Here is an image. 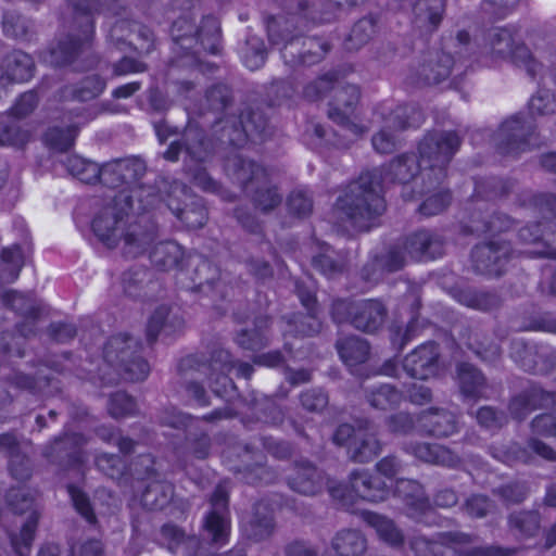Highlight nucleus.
Instances as JSON below:
<instances>
[{
    "label": "nucleus",
    "mask_w": 556,
    "mask_h": 556,
    "mask_svg": "<svg viewBox=\"0 0 556 556\" xmlns=\"http://www.w3.org/2000/svg\"><path fill=\"white\" fill-rule=\"evenodd\" d=\"M529 447L535 453L538 454L539 456L545 458V459H548V460H553L556 458V452H554L551 447L546 446L545 444H543L542 442H539V441H531L529 443Z\"/></svg>",
    "instance_id": "69168bd1"
},
{
    "label": "nucleus",
    "mask_w": 556,
    "mask_h": 556,
    "mask_svg": "<svg viewBox=\"0 0 556 556\" xmlns=\"http://www.w3.org/2000/svg\"><path fill=\"white\" fill-rule=\"evenodd\" d=\"M228 497L224 488L218 486L211 498V510L204 518L203 529L207 538L216 544L224 545L230 533L228 517Z\"/></svg>",
    "instance_id": "20e7f679"
},
{
    "label": "nucleus",
    "mask_w": 556,
    "mask_h": 556,
    "mask_svg": "<svg viewBox=\"0 0 556 556\" xmlns=\"http://www.w3.org/2000/svg\"><path fill=\"white\" fill-rule=\"evenodd\" d=\"M451 202V195L446 191H438L431 194L427 200L420 205V212L424 215H435L441 213Z\"/></svg>",
    "instance_id": "2f4dec72"
},
{
    "label": "nucleus",
    "mask_w": 556,
    "mask_h": 556,
    "mask_svg": "<svg viewBox=\"0 0 556 556\" xmlns=\"http://www.w3.org/2000/svg\"><path fill=\"white\" fill-rule=\"evenodd\" d=\"M438 348L434 343L422 344L404 359V369L416 379H428L437 374Z\"/></svg>",
    "instance_id": "1a4fd4ad"
},
{
    "label": "nucleus",
    "mask_w": 556,
    "mask_h": 556,
    "mask_svg": "<svg viewBox=\"0 0 556 556\" xmlns=\"http://www.w3.org/2000/svg\"><path fill=\"white\" fill-rule=\"evenodd\" d=\"M327 396L318 390L304 392L301 396L302 405L308 410H319L327 405Z\"/></svg>",
    "instance_id": "a18cd8bd"
},
{
    "label": "nucleus",
    "mask_w": 556,
    "mask_h": 556,
    "mask_svg": "<svg viewBox=\"0 0 556 556\" xmlns=\"http://www.w3.org/2000/svg\"><path fill=\"white\" fill-rule=\"evenodd\" d=\"M430 391L422 384L415 383L409 390V399L416 404H424L430 400Z\"/></svg>",
    "instance_id": "680f3d73"
},
{
    "label": "nucleus",
    "mask_w": 556,
    "mask_h": 556,
    "mask_svg": "<svg viewBox=\"0 0 556 556\" xmlns=\"http://www.w3.org/2000/svg\"><path fill=\"white\" fill-rule=\"evenodd\" d=\"M364 517L366 522L376 529L378 535L384 542L394 545L402 541L401 532L394 527L391 520L374 513H366Z\"/></svg>",
    "instance_id": "5701e85b"
},
{
    "label": "nucleus",
    "mask_w": 556,
    "mask_h": 556,
    "mask_svg": "<svg viewBox=\"0 0 556 556\" xmlns=\"http://www.w3.org/2000/svg\"><path fill=\"white\" fill-rule=\"evenodd\" d=\"M406 109H399L390 114L386 119V126L372 138L375 150L380 153L391 152L396 143L395 131L409 126H418L421 123V114L414 111V116L407 121H403L402 116Z\"/></svg>",
    "instance_id": "6e6552de"
},
{
    "label": "nucleus",
    "mask_w": 556,
    "mask_h": 556,
    "mask_svg": "<svg viewBox=\"0 0 556 556\" xmlns=\"http://www.w3.org/2000/svg\"><path fill=\"white\" fill-rule=\"evenodd\" d=\"M532 428L538 434L556 435V416L553 414L538 416L532 422Z\"/></svg>",
    "instance_id": "c03bdc74"
},
{
    "label": "nucleus",
    "mask_w": 556,
    "mask_h": 556,
    "mask_svg": "<svg viewBox=\"0 0 556 556\" xmlns=\"http://www.w3.org/2000/svg\"><path fill=\"white\" fill-rule=\"evenodd\" d=\"M389 428L392 432H406L412 428V420L405 414H399L391 418Z\"/></svg>",
    "instance_id": "13d9d810"
},
{
    "label": "nucleus",
    "mask_w": 556,
    "mask_h": 556,
    "mask_svg": "<svg viewBox=\"0 0 556 556\" xmlns=\"http://www.w3.org/2000/svg\"><path fill=\"white\" fill-rule=\"evenodd\" d=\"M384 319V308L379 301L370 300L356 306L353 325L363 331L377 330Z\"/></svg>",
    "instance_id": "ddd939ff"
},
{
    "label": "nucleus",
    "mask_w": 556,
    "mask_h": 556,
    "mask_svg": "<svg viewBox=\"0 0 556 556\" xmlns=\"http://www.w3.org/2000/svg\"><path fill=\"white\" fill-rule=\"evenodd\" d=\"M280 195L273 189L262 191L256 197V203L263 211H268L275 207L280 203Z\"/></svg>",
    "instance_id": "3c124183"
},
{
    "label": "nucleus",
    "mask_w": 556,
    "mask_h": 556,
    "mask_svg": "<svg viewBox=\"0 0 556 556\" xmlns=\"http://www.w3.org/2000/svg\"><path fill=\"white\" fill-rule=\"evenodd\" d=\"M418 422L421 430L438 437L451 435L456 428L454 415L447 412L425 413Z\"/></svg>",
    "instance_id": "dca6fc26"
},
{
    "label": "nucleus",
    "mask_w": 556,
    "mask_h": 556,
    "mask_svg": "<svg viewBox=\"0 0 556 556\" xmlns=\"http://www.w3.org/2000/svg\"><path fill=\"white\" fill-rule=\"evenodd\" d=\"M237 179L241 182L261 180L266 176L265 169L252 162H242L237 172Z\"/></svg>",
    "instance_id": "a19ab883"
},
{
    "label": "nucleus",
    "mask_w": 556,
    "mask_h": 556,
    "mask_svg": "<svg viewBox=\"0 0 556 556\" xmlns=\"http://www.w3.org/2000/svg\"><path fill=\"white\" fill-rule=\"evenodd\" d=\"M314 265L318 267L325 275H332L337 271V266L327 255L318 256L314 260Z\"/></svg>",
    "instance_id": "774afa93"
},
{
    "label": "nucleus",
    "mask_w": 556,
    "mask_h": 556,
    "mask_svg": "<svg viewBox=\"0 0 556 556\" xmlns=\"http://www.w3.org/2000/svg\"><path fill=\"white\" fill-rule=\"evenodd\" d=\"M193 25L186 18H179L173 24L172 34L175 40L179 41L193 31Z\"/></svg>",
    "instance_id": "4d7b16f0"
},
{
    "label": "nucleus",
    "mask_w": 556,
    "mask_h": 556,
    "mask_svg": "<svg viewBox=\"0 0 556 556\" xmlns=\"http://www.w3.org/2000/svg\"><path fill=\"white\" fill-rule=\"evenodd\" d=\"M193 180L197 186L206 191H214L216 189L215 182L208 177L206 172L202 168L193 174Z\"/></svg>",
    "instance_id": "e2e57ef3"
},
{
    "label": "nucleus",
    "mask_w": 556,
    "mask_h": 556,
    "mask_svg": "<svg viewBox=\"0 0 556 556\" xmlns=\"http://www.w3.org/2000/svg\"><path fill=\"white\" fill-rule=\"evenodd\" d=\"M192 136V143H188L186 149L184 150V153L186 154L185 161L187 162V157L190 159V161H203L206 156V150L204 148V142L202 139H200L199 134L192 135L191 130L187 134V139L190 140V137Z\"/></svg>",
    "instance_id": "4c0bfd02"
},
{
    "label": "nucleus",
    "mask_w": 556,
    "mask_h": 556,
    "mask_svg": "<svg viewBox=\"0 0 556 556\" xmlns=\"http://www.w3.org/2000/svg\"><path fill=\"white\" fill-rule=\"evenodd\" d=\"M28 140V135L25 131L15 127L0 128V146H23Z\"/></svg>",
    "instance_id": "58836bf2"
},
{
    "label": "nucleus",
    "mask_w": 556,
    "mask_h": 556,
    "mask_svg": "<svg viewBox=\"0 0 556 556\" xmlns=\"http://www.w3.org/2000/svg\"><path fill=\"white\" fill-rule=\"evenodd\" d=\"M338 351L341 359L352 367L366 361L369 348L364 340L351 337L338 342Z\"/></svg>",
    "instance_id": "6ab92c4d"
},
{
    "label": "nucleus",
    "mask_w": 556,
    "mask_h": 556,
    "mask_svg": "<svg viewBox=\"0 0 556 556\" xmlns=\"http://www.w3.org/2000/svg\"><path fill=\"white\" fill-rule=\"evenodd\" d=\"M142 71V65L131 59H123L116 66L115 73L117 75H124L128 73H136Z\"/></svg>",
    "instance_id": "0e129e2a"
},
{
    "label": "nucleus",
    "mask_w": 556,
    "mask_h": 556,
    "mask_svg": "<svg viewBox=\"0 0 556 556\" xmlns=\"http://www.w3.org/2000/svg\"><path fill=\"white\" fill-rule=\"evenodd\" d=\"M37 105V96L34 92H26L16 101L13 106L15 116H25L30 113Z\"/></svg>",
    "instance_id": "09e8293b"
},
{
    "label": "nucleus",
    "mask_w": 556,
    "mask_h": 556,
    "mask_svg": "<svg viewBox=\"0 0 556 556\" xmlns=\"http://www.w3.org/2000/svg\"><path fill=\"white\" fill-rule=\"evenodd\" d=\"M414 454L417 458L427 463L453 465L451 453L439 445L419 444L415 447Z\"/></svg>",
    "instance_id": "393cba45"
},
{
    "label": "nucleus",
    "mask_w": 556,
    "mask_h": 556,
    "mask_svg": "<svg viewBox=\"0 0 556 556\" xmlns=\"http://www.w3.org/2000/svg\"><path fill=\"white\" fill-rule=\"evenodd\" d=\"M509 254L506 243H491L477 247L472 252L476 269L482 274L501 275L504 260Z\"/></svg>",
    "instance_id": "9b49d317"
},
{
    "label": "nucleus",
    "mask_w": 556,
    "mask_h": 556,
    "mask_svg": "<svg viewBox=\"0 0 556 556\" xmlns=\"http://www.w3.org/2000/svg\"><path fill=\"white\" fill-rule=\"evenodd\" d=\"M489 501L482 495H475L467 501V510L476 517L483 516L489 509Z\"/></svg>",
    "instance_id": "603ef678"
},
{
    "label": "nucleus",
    "mask_w": 556,
    "mask_h": 556,
    "mask_svg": "<svg viewBox=\"0 0 556 556\" xmlns=\"http://www.w3.org/2000/svg\"><path fill=\"white\" fill-rule=\"evenodd\" d=\"M333 548L338 556H359L365 551V540L357 531H342L333 539Z\"/></svg>",
    "instance_id": "aec40b11"
},
{
    "label": "nucleus",
    "mask_w": 556,
    "mask_h": 556,
    "mask_svg": "<svg viewBox=\"0 0 556 556\" xmlns=\"http://www.w3.org/2000/svg\"><path fill=\"white\" fill-rule=\"evenodd\" d=\"M132 193L139 198L138 210H146L149 205L154 203L155 197L152 194L150 189L140 188L134 190Z\"/></svg>",
    "instance_id": "338daca9"
},
{
    "label": "nucleus",
    "mask_w": 556,
    "mask_h": 556,
    "mask_svg": "<svg viewBox=\"0 0 556 556\" xmlns=\"http://www.w3.org/2000/svg\"><path fill=\"white\" fill-rule=\"evenodd\" d=\"M441 242L428 231H419L412 236L406 245V252L416 260H431L441 254Z\"/></svg>",
    "instance_id": "4468645a"
},
{
    "label": "nucleus",
    "mask_w": 556,
    "mask_h": 556,
    "mask_svg": "<svg viewBox=\"0 0 556 556\" xmlns=\"http://www.w3.org/2000/svg\"><path fill=\"white\" fill-rule=\"evenodd\" d=\"M188 198L186 186L175 182L170 187V191L166 199V204L170 211L181 219L189 228H198L204 225L206 220V212L202 207L181 208L180 199Z\"/></svg>",
    "instance_id": "f8f14e48"
},
{
    "label": "nucleus",
    "mask_w": 556,
    "mask_h": 556,
    "mask_svg": "<svg viewBox=\"0 0 556 556\" xmlns=\"http://www.w3.org/2000/svg\"><path fill=\"white\" fill-rule=\"evenodd\" d=\"M523 126L518 117L506 121L501 127V134L509 137V144L515 142Z\"/></svg>",
    "instance_id": "5fc2aeb1"
},
{
    "label": "nucleus",
    "mask_w": 556,
    "mask_h": 556,
    "mask_svg": "<svg viewBox=\"0 0 556 556\" xmlns=\"http://www.w3.org/2000/svg\"><path fill=\"white\" fill-rule=\"evenodd\" d=\"M457 376L460 390L466 396H480L482 394L484 379L471 365L462 364L458 367Z\"/></svg>",
    "instance_id": "4be33fe9"
},
{
    "label": "nucleus",
    "mask_w": 556,
    "mask_h": 556,
    "mask_svg": "<svg viewBox=\"0 0 556 556\" xmlns=\"http://www.w3.org/2000/svg\"><path fill=\"white\" fill-rule=\"evenodd\" d=\"M37 525V516L33 514L21 529L17 535L12 536V546L20 556H25L31 541L34 540L35 529Z\"/></svg>",
    "instance_id": "c85d7f7f"
},
{
    "label": "nucleus",
    "mask_w": 556,
    "mask_h": 556,
    "mask_svg": "<svg viewBox=\"0 0 556 556\" xmlns=\"http://www.w3.org/2000/svg\"><path fill=\"white\" fill-rule=\"evenodd\" d=\"M136 403L126 393L114 394L110 402V413L114 417H124L135 412Z\"/></svg>",
    "instance_id": "72a5a7b5"
},
{
    "label": "nucleus",
    "mask_w": 556,
    "mask_h": 556,
    "mask_svg": "<svg viewBox=\"0 0 556 556\" xmlns=\"http://www.w3.org/2000/svg\"><path fill=\"white\" fill-rule=\"evenodd\" d=\"M67 170L80 181L91 184L104 178L109 173H122L128 167L127 162H117L100 168L97 163L85 160L78 155H71L66 161Z\"/></svg>",
    "instance_id": "9d476101"
},
{
    "label": "nucleus",
    "mask_w": 556,
    "mask_h": 556,
    "mask_svg": "<svg viewBox=\"0 0 556 556\" xmlns=\"http://www.w3.org/2000/svg\"><path fill=\"white\" fill-rule=\"evenodd\" d=\"M77 128L74 125L67 126L66 129L53 128L46 135L47 144L56 151H65L70 149L75 140Z\"/></svg>",
    "instance_id": "a878e982"
},
{
    "label": "nucleus",
    "mask_w": 556,
    "mask_h": 556,
    "mask_svg": "<svg viewBox=\"0 0 556 556\" xmlns=\"http://www.w3.org/2000/svg\"><path fill=\"white\" fill-rule=\"evenodd\" d=\"M529 109L538 115L554 113L556 111V98L547 90L539 91L531 98Z\"/></svg>",
    "instance_id": "c756f323"
},
{
    "label": "nucleus",
    "mask_w": 556,
    "mask_h": 556,
    "mask_svg": "<svg viewBox=\"0 0 556 556\" xmlns=\"http://www.w3.org/2000/svg\"><path fill=\"white\" fill-rule=\"evenodd\" d=\"M164 533L173 534V536L175 538V541H176L175 546L170 547L174 553H180L187 545H190L194 542L193 539H186L185 534L181 533L176 528L166 527V528H164Z\"/></svg>",
    "instance_id": "6e6d98bb"
},
{
    "label": "nucleus",
    "mask_w": 556,
    "mask_h": 556,
    "mask_svg": "<svg viewBox=\"0 0 556 556\" xmlns=\"http://www.w3.org/2000/svg\"><path fill=\"white\" fill-rule=\"evenodd\" d=\"M104 81L99 77H88L85 81V86L78 91L77 97L80 100H87L89 98L97 97L104 89Z\"/></svg>",
    "instance_id": "de8ad7c7"
},
{
    "label": "nucleus",
    "mask_w": 556,
    "mask_h": 556,
    "mask_svg": "<svg viewBox=\"0 0 556 556\" xmlns=\"http://www.w3.org/2000/svg\"><path fill=\"white\" fill-rule=\"evenodd\" d=\"M172 485L166 483H152L142 495V503L150 509L163 508L172 498Z\"/></svg>",
    "instance_id": "b1692460"
},
{
    "label": "nucleus",
    "mask_w": 556,
    "mask_h": 556,
    "mask_svg": "<svg viewBox=\"0 0 556 556\" xmlns=\"http://www.w3.org/2000/svg\"><path fill=\"white\" fill-rule=\"evenodd\" d=\"M511 522L526 534H532L538 529V517L533 513H523L520 516L513 517Z\"/></svg>",
    "instance_id": "8fccbe9b"
},
{
    "label": "nucleus",
    "mask_w": 556,
    "mask_h": 556,
    "mask_svg": "<svg viewBox=\"0 0 556 556\" xmlns=\"http://www.w3.org/2000/svg\"><path fill=\"white\" fill-rule=\"evenodd\" d=\"M130 348V340L125 337H115L111 339L105 348L104 356L108 362L113 363L118 358V354H126V350Z\"/></svg>",
    "instance_id": "37998d69"
},
{
    "label": "nucleus",
    "mask_w": 556,
    "mask_h": 556,
    "mask_svg": "<svg viewBox=\"0 0 556 556\" xmlns=\"http://www.w3.org/2000/svg\"><path fill=\"white\" fill-rule=\"evenodd\" d=\"M323 478L312 466L299 467L290 479V486L302 494L313 495L320 491Z\"/></svg>",
    "instance_id": "f3484780"
},
{
    "label": "nucleus",
    "mask_w": 556,
    "mask_h": 556,
    "mask_svg": "<svg viewBox=\"0 0 556 556\" xmlns=\"http://www.w3.org/2000/svg\"><path fill=\"white\" fill-rule=\"evenodd\" d=\"M377 469L392 484L393 477L399 471V464L394 458L386 457L378 464Z\"/></svg>",
    "instance_id": "864d4df0"
},
{
    "label": "nucleus",
    "mask_w": 556,
    "mask_h": 556,
    "mask_svg": "<svg viewBox=\"0 0 556 556\" xmlns=\"http://www.w3.org/2000/svg\"><path fill=\"white\" fill-rule=\"evenodd\" d=\"M130 198L124 192L119 193L113 206H108L101 211L92 222L94 233L109 247H114L117 241L124 237V252L126 255L135 257L147 250V245L153 240L152 233L138 231L136 226L125 232L124 215H128V210L132 208Z\"/></svg>",
    "instance_id": "f03ea898"
},
{
    "label": "nucleus",
    "mask_w": 556,
    "mask_h": 556,
    "mask_svg": "<svg viewBox=\"0 0 556 556\" xmlns=\"http://www.w3.org/2000/svg\"><path fill=\"white\" fill-rule=\"evenodd\" d=\"M479 424L484 427L491 428L498 424V417L494 409L491 407H482L477 414Z\"/></svg>",
    "instance_id": "bf43d9fd"
},
{
    "label": "nucleus",
    "mask_w": 556,
    "mask_h": 556,
    "mask_svg": "<svg viewBox=\"0 0 556 556\" xmlns=\"http://www.w3.org/2000/svg\"><path fill=\"white\" fill-rule=\"evenodd\" d=\"M458 147L459 138L455 132L427 136L419 146V161L415 155H406L393 161L384 175L367 173L352 182L337 201V219L346 230L350 227L359 231L368 230L386 208L380 194L382 184H407L421 168L422 178H430L433 172L435 179L440 180L444 177V166Z\"/></svg>",
    "instance_id": "f257e3e1"
},
{
    "label": "nucleus",
    "mask_w": 556,
    "mask_h": 556,
    "mask_svg": "<svg viewBox=\"0 0 556 556\" xmlns=\"http://www.w3.org/2000/svg\"><path fill=\"white\" fill-rule=\"evenodd\" d=\"M440 0H420L415 7V12L418 16L422 15L425 9H429L428 18L432 25H437L441 18L440 16Z\"/></svg>",
    "instance_id": "49530a36"
},
{
    "label": "nucleus",
    "mask_w": 556,
    "mask_h": 556,
    "mask_svg": "<svg viewBox=\"0 0 556 556\" xmlns=\"http://www.w3.org/2000/svg\"><path fill=\"white\" fill-rule=\"evenodd\" d=\"M307 50L300 54L299 61L305 64H312L320 59L327 51L328 46L314 38H307L302 42Z\"/></svg>",
    "instance_id": "f704fd0d"
},
{
    "label": "nucleus",
    "mask_w": 556,
    "mask_h": 556,
    "mask_svg": "<svg viewBox=\"0 0 556 556\" xmlns=\"http://www.w3.org/2000/svg\"><path fill=\"white\" fill-rule=\"evenodd\" d=\"M80 48V43L77 41H71L68 43H60L56 48H53L49 54V62L54 65H63L72 62L74 54Z\"/></svg>",
    "instance_id": "473e14b6"
},
{
    "label": "nucleus",
    "mask_w": 556,
    "mask_h": 556,
    "mask_svg": "<svg viewBox=\"0 0 556 556\" xmlns=\"http://www.w3.org/2000/svg\"><path fill=\"white\" fill-rule=\"evenodd\" d=\"M401 401V394L391 386L384 384L372 391L369 402L374 407L388 409Z\"/></svg>",
    "instance_id": "bb28decb"
},
{
    "label": "nucleus",
    "mask_w": 556,
    "mask_h": 556,
    "mask_svg": "<svg viewBox=\"0 0 556 556\" xmlns=\"http://www.w3.org/2000/svg\"><path fill=\"white\" fill-rule=\"evenodd\" d=\"M288 205L290 211L298 215H305L312 210V201L304 191L291 193Z\"/></svg>",
    "instance_id": "79ce46f5"
},
{
    "label": "nucleus",
    "mask_w": 556,
    "mask_h": 556,
    "mask_svg": "<svg viewBox=\"0 0 556 556\" xmlns=\"http://www.w3.org/2000/svg\"><path fill=\"white\" fill-rule=\"evenodd\" d=\"M149 371V364L140 357H136L125 365L126 378L131 381L143 380Z\"/></svg>",
    "instance_id": "ea45409f"
},
{
    "label": "nucleus",
    "mask_w": 556,
    "mask_h": 556,
    "mask_svg": "<svg viewBox=\"0 0 556 556\" xmlns=\"http://www.w3.org/2000/svg\"><path fill=\"white\" fill-rule=\"evenodd\" d=\"M374 31L375 26L372 21L369 18H363L353 26L349 41L356 48L366 42L372 36Z\"/></svg>",
    "instance_id": "c9c22d12"
},
{
    "label": "nucleus",
    "mask_w": 556,
    "mask_h": 556,
    "mask_svg": "<svg viewBox=\"0 0 556 556\" xmlns=\"http://www.w3.org/2000/svg\"><path fill=\"white\" fill-rule=\"evenodd\" d=\"M359 98V91L355 86H348L336 94V102L329 110V117L342 126L345 132L358 137L366 127L356 123L355 105Z\"/></svg>",
    "instance_id": "423d86ee"
},
{
    "label": "nucleus",
    "mask_w": 556,
    "mask_h": 556,
    "mask_svg": "<svg viewBox=\"0 0 556 556\" xmlns=\"http://www.w3.org/2000/svg\"><path fill=\"white\" fill-rule=\"evenodd\" d=\"M182 255L180 245L173 241L160 242L149 253L151 262L165 269L176 267Z\"/></svg>",
    "instance_id": "a211bd4d"
},
{
    "label": "nucleus",
    "mask_w": 556,
    "mask_h": 556,
    "mask_svg": "<svg viewBox=\"0 0 556 556\" xmlns=\"http://www.w3.org/2000/svg\"><path fill=\"white\" fill-rule=\"evenodd\" d=\"M395 492L399 496L404 497L409 502V505L424 508L426 500L424 498L422 489L419 483L413 480H401L397 482Z\"/></svg>",
    "instance_id": "cd10ccee"
},
{
    "label": "nucleus",
    "mask_w": 556,
    "mask_h": 556,
    "mask_svg": "<svg viewBox=\"0 0 556 556\" xmlns=\"http://www.w3.org/2000/svg\"><path fill=\"white\" fill-rule=\"evenodd\" d=\"M490 50L496 58L505 59L511 56L514 62L520 66H525L531 74L535 75L538 71V63L532 59V55L527 47L520 45L513 51L511 47L514 39L511 34L506 29H495L490 34Z\"/></svg>",
    "instance_id": "0eeeda50"
},
{
    "label": "nucleus",
    "mask_w": 556,
    "mask_h": 556,
    "mask_svg": "<svg viewBox=\"0 0 556 556\" xmlns=\"http://www.w3.org/2000/svg\"><path fill=\"white\" fill-rule=\"evenodd\" d=\"M333 441L338 445L349 444L352 458L359 463L372 459L381 450L375 434L363 429L355 431L350 425L340 426L333 435Z\"/></svg>",
    "instance_id": "39448f33"
},
{
    "label": "nucleus",
    "mask_w": 556,
    "mask_h": 556,
    "mask_svg": "<svg viewBox=\"0 0 556 556\" xmlns=\"http://www.w3.org/2000/svg\"><path fill=\"white\" fill-rule=\"evenodd\" d=\"M289 21L281 22L280 20L271 18L268 22L267 30L269 40L273 45L280 46L283 43L282 58L285 61L294 63L296 62L295 52L299 51L298 46L300 45V40L296 37L287 39L283 35L280 34V30L289 33Z\"/></svg>",
    "instance_id": "2eb2a0df"
},
{
    "label": "nucleus",
    "mask_w": 556,
    "mask_h": 556,
    "mask_svg": "<svg viewBox=\"0 0 556 556\" xmlns=\"http://www.w3.org/2000/svg\"><path fill=\"white\" fill-rule=\"evenodd\" d=\"M68 493L76 510L89 522L94 520L92 509L86 495L76 486H68Z\"/></svg>",
    "instance_id": "e433bc0d"
},
{
    "label": "nucleus",
    "mask_w": 556,
    "mask_h": 556,
    "mask_svg": "<svg viewBox=\"0 0 556 556\" xmlns=\"http://www.w3.org/2000/svg\"><path fill=\"white\" fill-rule=\"evenodd\" d=\"M330 494L348 506L356 497L371 502L386 500L390 494V486L387 481L379 477H369L366 472H354L351 476L350 488L330 486Z\"/></svg>",
    "instance_id": "7ed1b4c3"
},
{
    "label": "nucleus",
    "mask_w": 556,
    "mask_h": 556,
    "mask_svg": "<svg viewBox=\"0 0 556 556\" xmlns=\"http://www.w3.org/2000/svg\"><path fill=\"white\" fill-rule=\"evenodd\" d=\"M23 266V255L20 247L13 245L2 251L0 255V280L13 282Z\"/></svg>",
    "instance_id": "412c9836"
},
{
    "label": "nucleus",
    "mask_w": 556,
    "mask_h": 556,
    "mask_svg": "<svg viewBox=\"0 0 556 556\" xmlns=\"http://www.w3.org/2000/svg\"><path fill=\"white\" fill-rule=\"evenodd\" d=\"M119 463L118 457L112 455H101L97 458V466L105 473L114 477V468Z\"/></svg>",
    "instance_id": "052dcab7"
},
{
    "label": "nucleus",
    "mask_w": 556,
    "mask_h": 556,
    "mask_svg": "<svg viewBox=\"0 0 556 556\" xmlns=\"http://www.w3.org/2000/svg\"><path fill=\"white\" fill-rule=\"evenodd\" d=\"M265 49L263 43H258L256 39L248 41V48L243 54L244 65L254 71L260 68L265 63Z\"/></svg>",
    "instance_id": "7c9ffc66"
}]
</instances>
